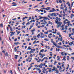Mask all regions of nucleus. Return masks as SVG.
<instances>
[{"instance_id": "f257e3e1", "label": "nucleus", "mask_w": 74, "mask_h": 74, "mask_svg": "<svg viewBox=\"0 0 74 74\" xmlns=\"http://www.w3.org/2000/svg\"><path fill=\"white\" fill-rule=\"evenodd\" d=\"M56 10L54 8H53L52 9V10H50L49 11V12H55V11H56Z\"/></svg>"}, {"instance_id": "f03ea898", "label": "nucleus", "mask_w": 74, "mask_h": 74, "mask_svg": "<svg viewBox=\"0 0 74 74\" xmlns=\"http://www.w3.org/2000/svg\"><path fill=\"white\" fill-rule=\"evenodd\" d=\"M51 42H52L53 43V45H54L55 46H56V42L53 41V39H51Z\"/></svg>"}, {"instance_id": "7ed1b4c3", "label": "nucleus", "mask_w": 74, "mask_h": 74, "mask_svg": "<svg viewBox=\"0 0 74 74\" xmlns=\"http://www.w3.org/2000/svg\"><path fill=\"white\" fill-rule=\"evenodd\" d=\"M57 44H56V47H57V48H62V47H61L60 46H57Z\"/></svg>"}, {"instance_id": "20e7f679", "label": "nucleus", "mask_w": 74, "mask_h": 74, "mask_svg": "<svg viewBox=\"0 0 74 74\" xmlns=\"http://www.w3.org/2000/svg\"><path fill=\"white\" fill-rule=\"evenodd\" d=\"M43 20H47V19H48V17H43Z\"/></svg>"}, {"instance_id": "39448f33", "label": "nucleus", "mask_w": 74, "mask_h": 74, "mask_svg": "<svg viewBox=\"0 0 74 74\" xmlns=\"http://www.w3.org/2000/svg\"><path fill=\"white\" fill-rule=\"evenodd\" d=\"M4 55L5 56H6V57L8 56V53H7V52H6V53H5Z\"/></svg>"}, {"instance_id": "423d86ee", "label": "nucleus", "mask_w": 74, "mask_h": 74, "mask_svg": "<svg viewBox=\"0 0 74 74\" xmlns=\"http://www.w3.org/2000/svg\"><path fill=\"white\" fill-rule=\"evenodd\" d=\"M26 18H28L27 17H26V16L25 17H23L22 19L23 21H25V19Z\"/></svg>"}, {"instance_id": "0eeeda50", "label": "nucleus", "mask_w": 74, "mask_h": 74, "mask_svg": "<svg viewBox=\"0 0 74 74\" xmlns=\"http://www.w3.org/2000/svg\"><path fill=\"white\" fill-rule=\"evenodd\" d=\"M61 23L60 22H59V23H57V25H59V27H60V26H61Z\"/></svg>"}, {"instance_id": "6e6552de", "label": "nucleus", "mask_w": 74, "mask_h": 74, "mask_svg": "<svg viewBox=\"0 0 74 74\" xmlns=\"http://www.w3.org/2000/svg\"><path fill=\"white\" fill-rule=\"evenodd\" d=\"M67 23H68L67 25H68V26H69L70 24V22L69 21V22H67Z\"/></svg>"}, {"instance_id": "1a4fd4ad", "label": "nucleus", "mask_w": 74, "mask_h": 74, "mask_svg": "<svg viewBox=\"0 0 74 74\" xmlns=\"http://www.w3.org/2000/svg\"><path fill=\"white\" fill-rule=\"evenodd\" d=\"M11 34H12V35H14V34H15V32H10Z\"/></svg>"}, {"instance_id": "9d476101", "label": "nucleus", "mask_w": 74, "mask_h": 74, "mask_svg": "<svg viewBox=\"0 0 74 74\" xmlns=\"http://www.w3.org/2000/svg\"><path fill=\"white\" fill-rule=\"evenodd\" d=\"M14 56H15L14 57L15 59H17V58H18V56L16 55H15Z\"/></svg>"}, {"instance_id": "9b49d317", "label": "nucleus", "mask_w": 74, "mask_h": 74, "mask_svg": "<svg viewBox=\"0 0 74 74\" xmlns=\"http://www.w3.org/2000/svg\"><path fill=\"white\" fill-rule=\"evenodd\" d=\"M44 51V49H42L40 51V52H42Z\"/></svg>"}, {"instance_id": "f8f14e48", "label": "nucleus", "mask_w": 74, "mask_h": 74, "mask_svg": "<svg viewBox=\"0 0 74 74\" xmlns=\"http://www.w3.org/2000/svg\"><path fill=\"white\" fill-rule=\"evenodd\" d=\"M17 51V49L16 48V47H14V52H16Z\"/></svg>"}, {"instance_id": "ddd939ff", "label": "nucleus", "mask_w": 74, "mask_h": 74, "mask_svg": "<svg viewBox=\"0 0 74 74\" xmlns=\"http://www.w3.org/2000/svg\"><path fill=\"white\" fill-rule=\"evenodd\" d=\"M56 69V68L55 67H53V69H52V71H55Z\"/></svg>"}, {"instance_id": "4468645a", "label": "nucleus", "mask_w": 74, "mask_h": 74, "mask_svg": "<svg viewBox=\"0 0 74 74\" xmlns=\"http://www.w3.org/2000/svg\"><path fill=\"white\" fill-rule=\"evenodd\" d=\"M40 34H39L37 36V37L38 38H40Z\"/></svg>"}, {"instance_id": "2eb2a0df", "label": "nucleus", "mask_w": 74, "mask_h": 74, "mask_svg": "<svg viewBox=\"0 0 74 74\" xmlns=\"http://www.w3.org/2000/svg\"><path fill=\"white\" fill-rule=\"evenodd\" d=\"M44 40H45V41H48L49 40H48V39L46 38L44 39Z\"/></svg>"}, {"instance_id": "dca6fc26", "label": "nucleus", "mask_w": 74, "mask_h": 74, "mask_svg": "<svg viewBox=\"0 0 74 74\" xmlns=\"http://www.w3.org/2000/svg\"><path fill=\"white\" fill-rule=\"evenodd\" d=\"M36 11H38V12H40V11L37 9H36Z\"/></svg>"}, {"instance_id": "f3484780", "label": "nucleus", "mask_w": 74, "mask_h": 74, "mask_svg": "<svg viewBox=\"0 0 74 74\" xmlns=\"http://www.w3.org/2000/svg\"><path fill=\"white\" fill-rule=\"evenodd\" d=\"M73 42H71L70 43H69L70 45H71V46L72 45V44H73Z\"/></svg>"}, {"instance_id": "a211bd4d", "label": "nucleus", "mask_w": 74, "mask_h": 74, "mask_svg": "<svg viewBox=\"0 0 74 74\" xmlns=\"http://www.w3.org/2000/svg\"><path fill=\"white\" fill-rule=\"evenodd\" d=\"M30 49H31V48H30V46L29 47H28V48L27 49V50H30Z\"/></svg>"}, {"instance_id": "6ab92c4d", "label": "nucleus", "mask_w": 74, "mask_h": 74, "mask_svg": "<svg viewBox=\"0 0 74 74\" xmlns=\"http://www.w3.org/2000/svg\"><path fill=\"white\" fill-rule=\"evenodd\" d=\"M30 23L29 22H28L26 24V25L27 26L28 25H30Z\"/></svg>"}, {"instance_id": "aec40b11", "label": "nucleus", "mask_w": 74, "mask_h": 74, "mask_svg": "<svg viewBox=\"0 0 74 74\" xmlns=\"http://www.w3.org/2000/svg\"><path fill=\"white\" fill-rule=\"evenodd\" d=\"M53 16H56V17L57 15H56V13H53Z\"/></svg>"}, {"instance_id": "412c9836", "label": "nucleus", "mask_w": 74, "mask_h": 74, "mask_svg": "<svg viewBox=\"0 0 74 74\" xmlns=\"http://www.w3.org/2000/svg\"><path fill=\"white\" fill-rule=\"evenodd\" d=\"M38 67H39L40 68H41V69H42V66H41L40 65H38Z\"/></svg>"}, {"instance_id": "4be33fe9", "label": "nucleus", "mask_w": 74, "mask_h": 74, "mask_svg": "<svg viewBox=\"0 0 74 74\" xmlns=\"http://www.w3.org/2000/svg\"><path fill=\"white\" fill-rule=\"evenodd\" d=\"M19 44V42H17L16 43L15 42L14 44L15 45H18Z\"/></svg>"}, {"instance_id": "5701e85b", "label": "nucleus", "mask_w": 74, "mask_h": 74, "mask_svg": "<svg viewBox=\"0 0 74 74\" xmlns=\"http://www.w3.org/2000/svg\"><path fill=\"white\" fill-rule=\"evenodd\" d=\"M34 31H35V29H33V30H31V32H34Z\"/></svg>"}, {"instance_id": "b1692460", "label": "nucleus", "mask_w": 74, "mask_h": 74, "mask_svg": "<svg viewBox=\"0 0 74 74\" xmlns=\"http://www.w3.org/2000/svg\"><path fill=\"white\" fill-rule=\"evenodd\" d=\"M65 30H67V25L65 26Z\"/></svg>"}, {"instance_id": "393cba45", "label": "nucleus", "mask_w": 74, "mask_h": 74, "mask_svg": "<svg viewBox=\"0 0 74 74\" xmlns=\"http://www.w3.org/2000/svg\"><path fill=\"white\" fill-rule=\"evenodd\" d=\"M59 1L60 3H62V1L61 0H59Z\"/></svg>"}, {"instance_id": "a878e982", "label": "nucleus", "mask_w": 74, "mask_h": 74, "mask_svg": "<svg viewBox=\"0 0 74 74\" xmlns=\"http://www.w3.org/2000/svg\"><path fill=\"white\" fill-rule=\"evenodd\" d=\"M55 22L56 23H59V22L58 21H55Z\"/></svg>"}, {"instance_id": "bb28decb", "label": "nucleus", "mask_w": 74, "mask_h": 74, "mask_svg": "<svg viewBox=\"0 0 74 74\" xmlns=\"http://www.w3.org/2000/svg\"><path fill=\"white\" fill-rule=\"evenodd\" d=\"M73 14H71V19H72V18H73Z\"/></svg>"}, {"instance_id": "cd10ccee", "label": "nucleus", "mask_w": 74, "mask_h": 74, "mask_svg": "<svg viewBox=\"0 0 74 74\" xmlns=\"http://www.w3.org/2000/svg\"><path fill=\"white\" fill-rule=\"evenodd\" d=\"M67 8H66L65 10V12H66L67 11Z\"/></svg>"}, {"instance_id": "c85d7f7f", "label": "nucleus", "mask_w": 74, "mask_h": 74, "mask_svg": "<svg viewBox=\"0 0 74 74\" xmlns=\"http://www.w3.org/2000/svg\"><path fill=\"white\" fill-rule=\"evenodd\" d=\"M39 55L42 56V54L41 53H40L39 54Z\"/></svg>"}, {"instance_id": "c756f323", "label": "nucleus", "mask_w": 74, "mask_h": 74, "mask_svg": "<svg viewBox=\"0 0 74 74\" xmlns=\"http://www.w3.org/2000/svg\"><path fill=\"white\" fill-rule=\"evenodd\" d=\"M56 21H58V17H57L56 18Z\"/></svg>"}, {"instance_id": "7c9ffc66", "label": "nucleus", "mask_w": 74, "mask_h": 74, "mask_svg": "<svg viewBox=\"0 0 74 74\" xmlns=\"http://www.w3.org/2000/svg\"><path fill=\"white\" fill-rule=\"evenodd\" d=\"M16 5H17V4H14V5H12V6H16Z\"/></svg>"}, {"instance_id": "2f4dec72", "label": "nucleus", "mask_w": 74, "mask_h": 74, "mask_svg": "<svg viewBox=\"0 0 74 74\" xmlns=\"http://www.w3.org/2000/svg\"><path fill=\"white\" fill-rule=\"evenodd\" d=\"M53 13H52V14L50 15V16H53Z\"/></svg>"}, {"instance_id": "473e14b6", "label": "nucleus", "mask_w": 74, "mask_h": 74, "mask_svg": "<svg viewBox=\"0 0 74 74\" xmlns=\"http://www.w3.org/2000/svg\"><path fill=\"white\" fill-rule=\"evenodd\" d=\"M45 10H47V11H49V9L47 8H45Z\"/></svg>"}, {"instance_id": "72a5a7b5", "label": "nucleus", "mask_w": 74, "mask_h": 74, "mask_svg": "<svg viewBox=\"0 0 74 74\" xmlns=\"http://www.w3.org/2000/svg\"><path fill=\"white\" fill-rule=\"evenodd\" d=\"M71 34H69V37H71Z\"/></svg>"}, {"instance_id": "f704fd0d", "label": "nucleus", "mask_w": 74, "mask_h": 74, "mask_svg": "<svg viewBox=\"0 0 74 74\" xmlns=\"http://www.w3.org/2000/svg\"><path fill=\"white\" fill-rule=\"evenodd\" d=\"M64 26V25H62V26H61V27H63Z\"/></svg>"}, {"instance_id": "c9c22d12", "label": "nucleus", "mask_w": 74, "mask_h": 74, "mask_svg": "<svg viewBox=\"0 0 74 74\" xmlns=\"http://www.w3.org/2000/svg\"><path fill=\"white\" fill-rule=\"evenodd\" d=\"M20 33L21 32H20V31H19L17 32V34H19V33Z\"/></svg>"}, {"instance_id": "e433bc0d", "label": "nucleus", "mask_w": 74, "mask_h": 74, "mask_svg": "<svg viewBox=\"0 0 74 74\" xmlns=\"http://www.w3.org/2000/svg\"><path fill=\"white\" fill-rule=\"evenodd\" d=\"M0 27H3V24H0Z\"/></svg>"}, {"instance_id": "4c0bfd02", "label": "nucleus", "mask_w": 74, "mask_h": 74, "mask_svg": "<svg viewBox=\"0 0 74 74\" xmlns=\"http://www.w3.org/2000/svg\"><path fill=\"white\" fill-rule=\"evenodd\" d=\"M61 55H63V56H64V54L63 53V52H62L61 53Z\"/></svg>"}, {"instance_id": "58836bf2", "label": "nucleus", "mask_w": 74, "mask_h": 74, "mask_svg": "<svg viewBox=\"0 0 74 74\" xmlns=\"http://www.w3.org/2000/svg\"><path fill=\"white\" fill-rule=\"evenodd\" d=\"M65 60V61H66V59L65 58H63V59L62 60Z\"/></svg>"}, {"instance_id": "ea45409f", "label": "nucleus", "mask_w": 74, "mask_h": 74, "mask_svg": "<svg viewBox=\"0 0 74 74\" xmlns=\"http://www.w3.org/2000/svg\"><path fill=\"white\" fill-rule=\"evenodd\" d=\"M47 8H48V10H50V8H50V7H47Z\"/></svg>"}, {"instance_id": "a19ab883", "label": "nucleus", "mask_w": 74, "mask_h": 74, "mask_svg": "<svg viewBox=\"0 0 74 74\" xmlns=\"http://www.w3.org/2000/svg\"><path fill=\"white\" fill-rule=\"evenodd\" d=\"M71 58H72L73 60H74V57H71Z\"/></svg>"}, {"instance_id": "79ce46f5", "label": "nucleus", "mask_w": 74, "mask_h": 74, "mask_svg": "<svg viewBox=\"0 0 74 74\" xmlns=\"http://www.w3.org/2000/svg\"><path fill=\"white\" fill-rule=\"evenodd\" d=\"M36 42V40H35L33 42V44H35Z\"/></svg>"}, {"instance_id": "37998d69", "label": "nucleus", "mask_w": 74, "mask_h": 74, "mask_svg": "<svg viewBox=\"0 0 74 74\" xmlns=\"http://www.w3.org/2000/svg\"><path fill=\"white\" fill-rule=\"evenodd\" d=\"M73 3L72 2L71 4V7H73Z\"/></svg>"}, {"instance_id": "c03bdc74", "label": "nucleus", "mask_w": 74, "mask_h": 74, "mask_svg": "<svg viewBox=\"0 0 74 74\" xmlns=\"http://www.w3.org/2000/svg\"><path fill=\"white\" fill-rule=\"evenodd\" d=\"M60 9H62V10H63L64 8L63 7L60 8Z\"/></svg>"}, {"instance_id": "a18cd8bd", "label": "nucleus", "mask_w": 74, "mask_h": 74, "mask_svg": "<svg viewBox=\"0 0 74 74\" xmlns=\"http://www.w3.org/2000/svg\"><path fill=\"white\" fill-rule=\"evenodd\" d=\"M64 25L66 24V21H64Z\"/></svg>"}, {"instance_id": "49530a36", "label": "nucleus", "mask_w": 74, "mask_h": 74, "mask_svg": "<svg viewBox=\"0 0 74 74\" xmlns=\"http://www.w3.org/2000/svg\"><path fill=\"white\" fill-rule=\"evenodd\" d=\"M31 69V67H29L28 68V70H30V69Z\"/></svg>"}, {"instance_id": "de8ad7c7", "label": "nucleus", "mask_w": 74, "mask_h": 74, "mask_svg": "<svg viewBox=\"0 0 74 74\" xmlns=\"http://www.w3.org/2000/svg\"><path fill=\"white\" fill-rule=\"evenodd\" d=\"M40 44H41L42 46H44V45H43V43H40Z\"/></svg>"}, {"instance_id": "09e8293b", "label": "nucleus", "mask_w": 74, "mask_h": 74, "mask_svg": "<svg viewBox=\"0 0 74 74\" xmlns=\"http://www.w3.org/2000/svg\"><path fill=\"white\" fill-rule=\"evenodd\" d=\"M26 62H28L29 61V59H27L26 60Z\"/></svg>"}, {"instance_id": "8fccbe9b", "label": "nucleus", "mask_w": 74, "mask_h": 74, "mask_svg": "<svg viewBox=\"0 0 74 74\" xmlns=\"http://www.w3.org/2000/svg\"><path fill=\"white\" fill-rule=\"evenodd\" d=\"M40 66H43V64H42V63H41L40 64Z\"/></svg>"}, {"instance_id": "3c124183", "label": "nucleus", "mask_w": 74, "mask_h": 74, "mask_svg": "<svg viewBox=\"0 0 74 74\" xmlns=\"http://www.w3.org/2000/svg\"><path fill=\"white\" fill-rule=\"evenodd\" d=\"M42 18H43V17H40V18H39V19H42Z\"/></svg>"}, {"instance_id": "603ef678", "label": "nucleus", "mask_w": 74, "mask_h": 74, "mask_svg": "<svg viewBox=\"0 0 74 74\" xmlns=\"http://www.w3.org/2000/svg\"><path fill=\"white\" fill-rule=\"evenodd\" d=\"M44 33H45V34H48V33L47 32H45Z\"/></svg>"}, {"instance_id": "864d4df0", "label": "nucleus", "mask_w": 74, "mask_h": 74, "mask_svg": "<svg viewBox=\"0 0 74 74\" xmlns=\"http://www.w3.org/2000/svg\"><path fill=\"white\" fill-rule=\"evenodd\" d=\"M40 11H41V12H44V11L42 10H40Z\"/></svg>"}, {"instance_id": "5fc2aeb1", "label": "nucleus", "mask_w": 74, "mask_h": 74, "mask_svg": "<svg viewBox=\"0 0 74 74\" xmlns=\"http://www.w3.org/2000/svg\"><path fill=\"white\" fill-rule=\"evenodd\" d=\"M25 22H23V23H22V25H25Z\"/></svg>"}, {"instance_id": "6e6d98bb", "label": "nucleus", "mask_w": 74, "mask_h": 74, "mask_svg": "<svg viewBox=\"0 0 74 74\" xmlns=\"http://www.w3.org/2000/svg\"><path fill=\"white\" fill-rule=\"evenodd\" d=\"M14 41H17V38H16L14 39Z\"/></svg>"}, {"instance_id": "4d7b16f0", "label": "nucleus", "mask_w": 74, "mask_h": 74, "mask_svg": "<svg viewBox=\"0 0 74 74\" xmlns=\"http://www.w3.org/2000/svg\"><path fill=\"white\" fill-rule=\"evenodd\" d=\"M61 20V19H60V18H58V20L59 21H60Z\"/></svg>"}, {"instance_id": "13d9d810", "label": "nucleus", "mask_w": 74, "mask_h": 74, "mask_svg": "<svg viewBox=\"0 0 74 74\" xmlns=\"http://www.w3.org/2000/svg\"><path fill=\"white\" fill-rule=\"evenodd\" d=\"M7 30L8 31V30H9L8 29V27H7Z\"/></svg>"}, {"instance_id": "bf43d9fd", "label": "nucleus", "mask_w": 74, "mask_h": 74, "mask_svg": "<svg viewBox=\"0 0 74 74\" xmlns=\"http://www.w3.org/2000/svg\"><path fill=\"white\" fill-rule=\"evenodd\" d=\"M29 20H30V19H31V18H32V17H29Z\"/></svg>"}, {"instance_id": "052dcab7", "label": "nucleus", "mask_w": 74, "mask_h": 74, "mask_svg": "<svg viewBox=\"0 0 74 74\" xmlns=\"http://www.w3.org/2000/svg\"><path fill=\"white\" fill-rule=\"evenodd\" d=\"M59 17H60V18H61V17H62V16H61V15H60V14H59Z\"/></svg>"}, {"instance_id": "680f3d73", "label": "nucleus", "mask_w": 74, "mask_h": 74, "mask_svg": "<svg viewBox=\"0 0 74 74\" xmlns=\"http://www.w3.org/2000/svg\"><path fill=\"white\" fill-rule=\"evenodd\" d=\"M62 30H64V27H62Z\"/></svg>"}, {"instance_id": "e2e57ef3", "label": "nucleus", "mask_w": 74, "mask_h": 74, "mask_svg": "<svg viewBox=\"0 0 74 74\" xmlns=\"http://www.w3.org/2000/svg\"><path fill=\"white\" fill-rule=\"evenodd\" d=\"M45 8H41V10H45Z\"/></svg>"}, {"instance_id": "0e129e2a", "label": "nucleus", "mask_w": 74, "mask_h": 74, "mask_svg": "<svg viewBox=\"0 0 74 74\" xmlns=\"http://www.w3.org/2000/svg\"><path fill=\"white\" fill-rule=\"evenodd\" d=\"M10 28L11 31H13V30H12V28H11V27H10Z\"/></svg>"}, {"instance_id": "69168bd1", "label": "nucleus", "mask_w": 74, "mask_h": 74, "mask_svg": "<svg viewBox=\"0 0 74 74\" xmlns=\"http://www.w3.org/2000/svg\"><path fill=\"white\" fill-rule=\"evenodd\" d=\"M57 60H59V61H60V60H60V58H58V59H57Z\"/></svg>"}, {"instance_id": "338daca9", "label": "nucleus", "mask_w": 74, "mask_h": 74, "mask_svg": "<svg viewBox=\"0 0 74 74\" xmlns=\"http://www.w3.org/2000/svg\"><path fill=\"white\" fill-rule=\"evenodd\" d=\"M69 10H71V7H69Z\"/></svg>"}, {"instance_id": "774afa93", "label": "nucleus", "mask_w": 74, "mask_h": 74, "mask_svg": "<svg viewBox=\"0 0 74 74\" xmlns=\"http://www.w3.org/2000/svg\"><path fill=\"white\" fill-rule=\"evenodd\" d=\"M74 28L72 30V32H74Z\"/></svg>"}]
</instances>
